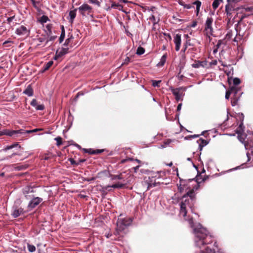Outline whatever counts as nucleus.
I'll use <instances>...</instances> for the list:
<instances>
[{"label":"nucleus","mask_w":253,"mask_h":253,"mask_svg":"<svg viewBox=\"0 0 253 253\" xmlns=\"http://www.w3.org/2000/svg\"><path fill=\"white\" fill-rule=\"evenodd\" d=\"M185 220L187 219L185 218ZM191 227L193 229L195 234V246L200 251V253H215V250L211 249V243L212 242V237L210 235L207 229L199 224L194 227L192 219H187Z\"/></svg>","instance_id":"1"},{"label":"nucleus","mask_w":253,"mask_h":253,"mask_svg":"<svg viewBox=\"0 0 253 253\" xmlns=\"http://www.w3.org/2000/svg\"><path fill=\"white\" fill-rule=\"evenodd\" d=\"M195 197V194L194 190L189 191L186 195L182 197L180 203V214L183 217H185L186 215L187 208H189L192 211V208L193 205Z\"/></svg>","instance_id":"2"},{"label":"nucleus","mask_w":253,"mask_h":253,"mask_svg":"<svg viewBox=\"0 0 253 253\" xmlns=\"http://www.w3.org/2000/svg\"><path fill=\"white\" fill-rule=\"evenodd\" d=\"M125 173H122L118 175H111L110 177L111 180H115L117 179L122 180V182H118L110 186V187L113 188H121L123 187L125 185L130 182V180L128 178L131 177V175L128 173L126 175H128L127 177H126V175H125Z\"/></svg>","instance_id":"3"},{"label":"nucleus","mask_w":253,"mask_h":253,"mask_svg":"<svg viewBox=\"0 0 253 253\" xmlns=\"http://www.w3.org/2000/svg\"><path fill=\"white\" fill-rule=\"evenodd\" d=\"M131 222L132 220L129 218H119L117 222V228L115 234L123 236V235L126 233L125 230L126 227L128 226Z\"/></svg>","instance_id":"4"},{"label":"nucleus","mask_w":253,"mask_h":253,"mask_svg":"<svg viewBox=\"0 0 253 253\" xmlns=\"http://www.w3.org/2000/svg\"><path fill=\"white\" fill-rule=\"evenodd\" d=\"M186 89L187 88L185 87H179L174 88L171 86L169 88V90L172 92V94L175 96V100L177 102L183 100V98L185 95L184 92L186 91Z\"/></svg>","instance_id":"5"},{"label":"nucleus","mask_w":253,"mask_h":253,"mask_svg":"<svg viewBox=\"0 0 253 253\" xmlns=\"http://www.w3.org/2000/svg\"><path fill=\"white\" fill-rule=\"evenodd\" d=\"M159 183V182L156 181V178L155 176H149L148 178H145L143 185L147 186V189L148 190L152 187H155Z\"/></svg>","instance_id":"6"},{"label":"nucleus","mask_w":253,"mask_h":253,"mask_svg":"<svg viewBox=\"0 0 253 253\" xmlns=\"http://www.w3.org/2000/svg\"><path fill=\"white\" fill-rule=\"evenodd\" d=\"M213 21V19L211 17H208L205 25V30L206 31V33L208 35L209 37L210 35L212 34L213 32L212 26Z\"/></svg>","instance_id":"7"},{"label":"nucleus","mask_w":253,"mask_h":253,"mask_svg":"<svg viewBox=\"0 0 253 253\" xmlns=\"http://www.w3.org/2000/svg\"><path fill=\"white\" fill-rule=\"evenodd\" d=\"M30 29L21 25L16 29L15 33L18 36L28 37L30 35Z\"/></svg>","instance_id":"8"},{"label":"nucleus","mask_w":253,"mask_h":253,"mask_svg":"<svg viewBox=\"0 0 253 253\" xmlns=\"http://www.w3.org/2000/svg\"><path fill=\"white\" fill-rule=\"evenodd\" d=\"M80 13L83 16L89 14L92 12V7L88 4L84 3L78 8Z\"/></svg>","instance_id":"9"},{"label":"nucleus","mask_w":253,"mask_h":253,"mask_svg":"<svg viewBox=\"0 0 253 253\" xmlns=\"http://www.w3.org/2000/svg\"><path fill=\"white\" fill-rule=\"evenodd\" d=\"M68 48L62 47L60 49L57 50L55 55L53 58L54 60H57L58 58L61 57L68 52Z\"/></svg>","instance_id":"10"},{"label":"nucleus","mask_w":253,"mask_h":253,"mask_svg":"<svg viewBox=\"0 0 253 253\" xmlns=\"http://www.w3.org/2000/svg\"><path fill=\"white\" fill-rule=\"evenodd\" d=\"M42 201V198L39 197H35L31 200V201L29 202L28 207L29 208L33 209L38 206Z\"/></svg>","instance_id":"11"},{"label":"nucleus","mask_w":253,"mask_h":253,"mask_svg":"<svg viewBox=\"0 0 253 253\" xmlns=\"http://www.w3.org/2000/svg\"><path fill=\"white\" fill-rule=\"evenodd\" d=\"M173 42L175 44V50L177 51H179L181 42V35L180 34H176L173 38Z\"/></svg>","instance_id":"12"},{"label":"nucleus","mask_w":253,"mask_h":253,"mask_svg":"<svg viewBox=\"0 0 253 253\" xmlns=\"http://www.w3.org/2000/svg\"><path fill=\"white\" fill-rule=\"evenodd\" d=\"M208 62L206 60L204 61H197L195 62L194 63L192 64V67L194 68H198L199 67H207Z\"/></svg>","instance_id":"13"},{"label":"nucleus","mask_w":253,"mask_h":253,"mask_svg":"<svg viewBox=\"0 0 253 253\" xmlns=\"http://www.w3.org/2000/svg\"><path fill=\"white\" fill-rule=\"evenodd\" d=\"M238 91V90L236 86H231L230 89L228 90H227L226 92L225 96V98L228 99L231 94H233L234 95L235 94H237Z\"/></svg>","instance_id":"14"},{"label":"nucleus","mask_w":253,"mask_h":253,"mask_svg":"<svg viewBox=\"0 0 253 253\" xmlns=\"http://www.w3.org/2000/svg\"><path fill=\"white\" fill-rule=\"evenodd\" d=\"M30 104L31 105L34 107L37 110H43L44 109V106L43 104H38L35 99H33Z\"/></svg>","instance_id":"15"},{"label":"nucleus","mask_w":253,"mask_h":253,"mask_svg":"<svg viewBox=\"0 0 253 253\" xmlns=\"http://www.w3.org/2000/svg\"><path fill=\"white\" fill-rule=\"evenodd\" d=\"M241 123L240 124L239 126L237 128L236 130V132L238 134H241L242 133H243L244 131V126H243V119H244V115L243 114H241Z\"/></svg>","instance_id":"16"},{"label":"nucleus","mask_w":253,"mask_h":253,"mask_svg":"<svg viewBox=\"0 0 253 253\" xmlns=\"http://www.w3.org/2000/svg\"><path fill=\"white\" fill-rule=\"evenodd\" d=\"M197 143L199 144L198 149L201 151L203 149V148L206 146L208 143L209 141L203 139L202 138H200L198 140H197Z\"/></svg>","instance_id":"17"},{"label":"nucleus","mask_w":253,"mask_h":253,"mask_svg":"<svg viewBox=\"0 0 253 253\" xmlns=\"http://www.w3.org/2000/svg\"><path fill=\"white\" fill-rule=\"evenodd\" d=\"M23 212V210L22 208H19V209H14L13 210V211L11 213V215L14 217H18L21 213H22Z\"/></svg>","instance_id":"18"},{"label":"nucleus","mask_w":253,"mask_h":253,"mask_svg":"<svg viewBox=\"0 0 253 253\" xmlns=\"http://www.w3.org/2000/svg\"><path fill=\"white\" fill-rule=\"evenodd\" d=\"M16 147H18L19 149L21 148V146L20 145H19L18 143H15L12 144L9 146L4 147L3 149H2L1 150V151H5V152L8 150L11 149Z\"/></svg>","instance_id":"19"},{"label":"nucleus","mask_w":253,"mask_h":253,"mask_svg":"<svg viewBox=\"0 0 253 253\" xmlns=\"http://www.w3.org/2000/svg\"><path fill=\"white\" fill-rule=\"evenodd\" d=\"M23 93L29 96L33 95V90L30 85L28 86L26 89L24 91Z\"/></svg>","instance_id":"20"},{"label":"nucleus","mask_w":253,"mask_h":253,"mask_svg":"<svg viewBox=\"0 0 253 253\" xmlns=\"http://www.w3.org/2000/svg\"><path fill=\"white\" fill-rule=\"evenodd\" d=\"M167 57V56L166 54L163 55L161 57L160 62L157 64V66L161 67L164 66L166 63Z\"/></svg>","instance_id":"21"},{"label":"nucleus","mask_w":253,"mask_h":253,"mask_svg":"<svg viewBox=\"0 0 253 253\" xmlns=\"http://www.w3.org/2000/svg\"><path fill=\"white\" fill-rule=\"evenodd\" d=\"M77 9H75L73 10L70 11L69 12V16H70V21L72 22L76 17V11Z\"/></svg>","instance_id":"22"},{"label":"nucleus","mask_w":253,"mask_h":253,"mask_svg":"<svg viewBox=\"0 0 253 253\" xmlns=\"http://www.w3.org/2000/svg\"><path fill=\"white\" fill-rule=\"evenodd\" d=\"M193 4L195 5L196 6V14L198 15L201 6V2L199 0H197L193 2Z\"/></svg>","instance_id":"23"},{"label":"nucleus","mask_w":253,"mask_h":253,"mask_svg":"<svg viewBox=\"0 0 253 253\" xmlns=\"http://www.w3.org/2000/svg\"><path fill=\"white\" fill-rule=\"evenodd\" d=\"M237 94H234V97L231 99L232 106H234L237 105L240 97H237Z\"/></svg>","instance_id":"24"},{"label":"nucleus","mask_w":253,"mask_h":253,"mask_svg":"<svg viewBox=\"0 0 253 253\" xmlns=\"http://www.w3.org/2000/svg\"><path fill=\"white\" fill-rule=\"evenodd\" d=\"M238 139L242 143H244V145H245V144H247V143H251L252 145H253V141H250V142H246L245 141V139L243 137V134L242 133L241 134H238Z\"/></svg>","instance_id":"25"},{"label":"nucleus","mask_w":253,"mask_h":253,"mask_svg":"<svg viewBox=\"0 0 253 253\" xmlns=\"http://www.w3.org/2000/svg\"><path fill=\"white\" fill-rule=\"evenodd\" d=\"M223 0H214L212 2V6L213 8L215 10L219 6V4L222 2Z\"/></svg>","instance_id":"26"},{"label":"nucleus","mask_w":253,"mask_h":253,"mask_svg":"<svg viewBox=\"0 0 253 253\" xmlns=\"http://www.w3.org/2000/svg\"><path fill=\"white\" fill-rule=\"evenodd\" d=\"M53 64L52 61H49L46 64H45L43 67V71L47 70Z\"/></svg>","instance_id":"27"},{"label":"nucleus","mask_w":253,"mask_h":253,"mask_svg":"<svg viewBox=\"0 0 253 253\" xmlns=\"http://www.w3.org/2000/svg\"><path fill=\"white\" fill-rule=\"evenodd\" d=\"M13 133H15L14 130H5L2 133L6 135L13 136H14Z\"/></svg>","instance_id":"28"},{"label":"nucleus","mask_w":253,"mask_h":253,"mask_svg":"<svg viewBox=\"0 0 253 253\" xmlns=\"http://www.w3.org/2000/svg\"><path fill=\"white\" fill-rule=\"evenodd\" d=\"M102 151H103L102 150H93L91 149H87V150H85L86 152L88 153L91 154L100 153L102 152Z\"/></svg>","instance_id":"29"},{"label":"nucleus","mask_w":253,"mask_h":253,"mask_svg":"<svg viewBox=\"0 0 253 253\" xmlns=\"http://www.w3.org/2000/svg\"><path fill=\"white\" fill-rule=\"evenodd\" d=\"M111 7L112 8H118L119 10H120L121 8H123V6L119 3L112 2L111 5Z\"/></svg>","instance_id":"30"},{"label":"nucleus","mask_w":253,"mask_h":253,"mask_svg":"<svg viewBox=\"0 0 253 253\" xmlns=\"http://www.w3.org/2000/svg\"><path fill=\"white\" fill-rule=\"evenodd\" d=\"M48 20V18L47 16L43 15L40 18L39 21L41 23L43 24L46 23Z\"/></svg>","instance_id":"31"},{"label":"nucleus","mask_w":253,"mask_h":253,"mask_svg":"<svg viewBox=\"0 0 253 253\" xmlns=\"http://www.w3.org/2000/svg\"><path fill=\"white\" fill-rule=\"evenodd\" d=\"M27 248L28 251L31 253H33L36 251V247L33 245L28 244Z\"/></svg>","instance_id":"32"},{"label":"nucleus","mask_w":253,"mask_h":253,"mask_svg":"<svg viewBox=\"0 0 253 253\" xmlns=\"http://www.w3.org/2000/svg\"><path fill=\"white\" fill-rule=\"evenodd\" d=\"M15 133H13V136H17L19 134H23L25 133V130L24 129H19L17 130H14Z\"/></svg>","instance_id":"33"},{"label":"nucleus","mask_w":253,"mask_h":253,"mask_svg":"<svg viewBox=\"0 0 253 253\" xmlns=\"http://www.w3.org/2000/svg\"><path fill=\"white\" fill-rule=\"evenodd\" d=\"M144 52L145 50L143 47H139L137 49L136 53L138 55H141L143 54L144 53Z\"/></svg>","instance_id":"34"},{"label":"nucleus","mask_w":253,"mask_h":253,"mask_svg":"<svg viewBox=\"0 0 253 253\" xmlns=\"http://www.w3.org/2000/svg\"><path fill=\"white\" fill-rule=\"evenodd\" d=\"M233 84L234 85V86H236V85H238L240 84L241 81L239 78H235L233 80Z\"/></svg>","instance_id":"35"},{"label":"nucleus","mask_w":253,"mask_h":253,"mask_svg":"<svg viewBox=\"0 0 253 253\" xmlns=\"http://www.w3.org/2000/svg\"><path fill=\"white\" fill-rule=\"evenodd\" d=\"M55 140L56 141V145L57 146H60L62 144V138L60 137H57L55 139Z\"/></svg>","instance_id":"36"},{"label":"nucleus","mask_w":253,"mask_h":253,"mask_svg":"<svg viewBox=\"0 0 253 253\" xmlns=\"http://www.w3.org/2000/svg\"><path fill=\"white\" fill-rule=\"evenodd\" d=\"M231 8H230L228 5H226L225 6V12L227 15H230L231 14Z\"/></svg>","instance_id":"37"},{"label":"nucleus","mask_w":253,"mask_h":253,"mask_svg":"<svg viewBox=\"0 0 253 253\" xmlns=\"http://www.w3.org/2000/svg\"><path fill=\"white\" fill-rule=\"evenodd\" d=\"M161 82V81H152V85L154 87H158L159 86V84Z\"/></svg>","instance_id":"38"},{"label":"nucleus","mask_w":253,"mask_h":253,"mask_svg":"<svg viewBox=\"0 0 253 253\" xmlns=\"http://www.w3.org/2000/svg\"><path fill=\"white\" fill-rule=\"evenodd\" d=\"M56 38V36H51L46 40L44 46L46 45L49 41H53Z\"/></svg>","instance_id":"39"},{"label":"nucleus","mask_w":253,"mask_h":253,"mask_svg":"<svg viewBox=\"0 0 253 253\" xmlns=\"http://www.w3.org/2000/svg\"><path fill=\"white\" fill-rule=\"evenodd\" d=\"M149 19L153 21L154 26L158 23V21L156 20L154 15H152L150 17Z\"/></svg>","instance_id":"40"},{"label":"nucleus","mask_w":253,"mask_h":253,"mask_svg":"<svg viewBox=\"0 0 253 253\" xmlns=\"http://www.w3.org/2000/svg\"><path fill=\"white\" fill-rule=\"evenodd\" d=\"M64 38H65V32H64V31H63L62 32V33L59 38V42L60 43H61L63 41Z\"/></svg>","instance_id":"41"},{"label":"nucleus","mask_w":253,"mask_h":253,"mask_svg":"<svg viewBox=\"0 0 253 253\" xmlns=\"http://www.w3.org/2000/svg\"><path fill=\"white\" fill-rule=\"evenodd\" d=\"M130 58L128 57H126L121 65L123 66L124 65H127L130 62Z\"/></svg>","instance_id":"42"},{"label":"nucleus","mask_w":253,"mask_h":253,"mask_svg":"<svg viewBox=\"0 0 253 253\" xmlns=\"http://www.w3.org/2000/svg\"><path fill=\"white\" fill-rule=\"evenodd\" d=\"M91 3L95 4L98 6H100V3L98 0H88Z\"/></svg>","instance_id":"43"},{"label":"nucleus","mask_w":253,"mask_h":253,"mask_svg":"<svg viewBox=\"0 0 253 253\" xmlns=\"http://www.w3.org/2000/svg\"><path fill=\"white\" fill-rule=\"evenodd\" d=\"M37 41L39 42V43H38V45H40L41 43L45 41V39L44 37H40L37 39Z\"/></svg>","instance_id":"44"},{"label":"nucleus","mask_w":253,"mask_h":253,"mask_svg":"<svg viewBox=\"0 0 253 253\" xmlns=\"http://www.w3.org/2000/svg\"><path fill=\"white\" fill-rule=\"evenodd\" d=\"M237 33L243 37L244 36V32H242L241 30H238V29H236Z\"/></svg>","instance_id":"45"},{"label":"nucleus","mask_w":253,"mask_h":253,"mask_svg":"<svg viewBox=\"0 0 253 253\" xmlns=\"http://www.w3.org/2000/svg\"><path fill=\"white\" fill-rule=\"evenodd\" d=\"M217 61L216 60H213L210 63V65H215L217 64Z\"/></svg>","instance_id":"46"},{"label":"nucleus","mask_w":253,"mask_h":253,"mask_svg":"<svg viewBox=\"0 0 253 253\" xmlns=\"http://www.w3.org/2000/svg\"><path fill=\"white\" fill-rule=\"evenodd\" d=\"M14 16H11V17H8L7 18V22L10 23L12 20L13 19H14Z\"/></svg>","instance_id":"47"},{"label":"nucleus","mask_w":253,"mask_h":253,"mask_svg":"<svg viewBox=\"0 0 253 253\" xmlns=\"http://www.w3.org/2000/svg\"><path fill=\"white\" fill-rule=\"evenodd\" d=\"M184 7L187 9H190L192 7V6L190 4H185L184 5Z\"/></svg>","instance_id":"48"},{"label":"nucleus","mask_w":253,"mask_h":253,"mask_svg":"<svg viewBox=\"0 0 253 253\" xmlns=\"http://www.w3.org/2000/svg\"><path fill=\"white\" fill-rule=\"evenodd\" d=\"M31 0L32 1L33 4L34 6V7H37L38 2L36 1V0Z\"/></svg>","instance_id":"49"},{"label":"nucleus","mask_w":253,"mask_h":253,"mask_svg":"<svg viewBox=\"0 0 253 253\" xmlns=\"http://www.w3.org/2000/svg\"><path fill=\"white\" fill-rule=\"evenodd\" d=\"M182 185L180 184L179 186H178V190L180 192H182L183 190H184V188L181 187Z\"/></svg>","instance_id":"50"},{"label":"nucleus","mask_w":253,"mask_h":253,"mask_svg":"<svg viewBox=\"0 0 253 253\" xmlns=\"http://www.w3.org/2000/svg\"><path fill=\"white\" fill-rule=\"evenodd\" d=\"M181 106H182V103H179L178 106H177V110L178 111H180L181 109Z\"/></svg>","instance_id":"51"},{"label":"nucleus","mask_w":253,"mask_h":253,"mask_svg":"<svg viewBox=\"0 0 253 253\" xmlns=\"http://www.w3.org/2000/svg\"><path fill=\"white\" fill-rule=\"evenodd\" d=\"M11 42H11V41H5V42H3V45H5V44H7V43H11Z\"/></svg>","instance_id":"52"},{"label":"nucleus","mask_w":253,"mask_h":253,"mask_svg":"<svg viewBox=\"0 0 253 253\" xmlns=\"http://www.w3.org/2000/svg\"><path fill=\"white\" fill-rule=\"evenodd\" d=\"M219 62L221 63L222 66H223V67H228V66L226 64H224L222 61H219Z\"/></svg>","instance_id":"53"},{"label":"nucleus","mask_w":253,"mask_h":253,"mask_svg":"<svg viewBox=\"0 0 253 253\" xmlns=\"http://www.w3.org/2000/svg\"><path fill=\"white\" fill-rule=\"evenodd\" d=\"M40 130H41V129H38V128H36V129H33V130H31V131H33V132H37Z\"/></svg>","instance_id":"54"},{"label":"nucleus","mask_w":253,"mask_h":253,"mask_svg":"<svg viewBox=\"0 0 253 253\" xmlns=\"http://www.w3.org/2000/svg\"><path fill=\"white\" fill-rule=\"evenodd\" d=\"M166 36H167L168 37V38L169 39V40H171V37L170 36V35L169 34H165Z\"/></svg>","instance_id":"55"},{"label":"nucleus","mask_w":253,"mask_h":253,"mask_svg":"<svg viewBox=\"0 0 253 253\" xmlns=\"http://www.w3.org/2000/svg\"><path fill=\"white\" fill-rule=\"evenodd\" d=\"M187 48V46L186 45H184V48H183V49L182 50L183 52H184L185 51V50H186Z\"/></svg>","instance_id":"56"},{"label":"nucleus","mask_w":253,"mask_h":253,"mask_svg":"<svg viewBox=\"0 0 253 253\" xmlns=\"http://www.w3.org/2000/svg\"><path fill=\"white\" fill-rule=\"evenodd\" d=\"M70 162L72 164H74L75 163V161L73 159L70 160Z\"/></svg>","instance_id":"57"},{"label":"nucleus","mask_w":253,"mask_h":253,"mask_svg":"<svg viewBox=\"0 0 253 253\" xmlns=\"http://www.w3.org/2000/svg\"><path fill=\"white\" fill-rule=\"evenodd\" d=\"M217 48H216V49H214L213 50V53H216L217 52Z\"/></svg>","instance_id":"58"},{"label":"nucleus","mask_w":253,"mask_h":253,"mask_svg":"<svg viewBox=\"0 0 253 253\" xmlns=\"http://www.w3.org/2000/svg\"><path fill=\"white\" fill-rule=\"evenodd\" d=\"M196 25H197V23L196 22H194V23H193L192 26L194 27H195Z\"/></svg>","instance_id":"59"},{"label":"nucleus","mask_w":253,"mask_h":253,"mask_svg":"<svg viewBox=\"0 0 253 253\" xmlns=\"http://www.w3.org/2000/svg\"><path fill=\"white\" fill-rule=\"evenodd\" d=\"M224 72L226 73V74L228 76L230 73V72H227L226 70H224Z\"/></svg>","instance_id":"60"},{"label":"nucleus","mask_w":253,"mask_h":253,"mask_svg":"<svg viewBox=\"0 0 253 253\" xmlns=\"http://www.w3.org/2000/svg\"><path fill=\"white\" fill-rule=\"evenodd\" d=\"M80 95H83V93H81L80 92L78 93L77 97H78Z\"/></svg>","instance_id":"61"},{"label":"nucleus","mask_w":253,"mask_h":253,"mask_svg":"<svg viewBox=\"0 0 253 253\" xmlns=\"http://www.w3.org/2000/svg\"><path fill=\"white\" fill-rule=\"evenodd\" d=\"M111 236V235H110L109 234L106 235V236L107 238H109Z\"/></svg>","instance_id":"62"},{"label":"nucleus","mask_w":253,"mask_h":253,"mask_svg":"<svg viewBox=\"0 0 253 253\" xmlns=\"http://www.w3.org/2000/svg\"><path fill=\"white\" fill-rule=\"evenodd\" d=\"M26 132L29 133L33 132V131H31V130H27Z\"/></svg>","instance_id":"63"},{"label":"nucleus","mask_w":253,"mask_h":253,"mask_svg":"<svg viewBox=\"0 0 253 253\" xmlns=\"http://www.w3.org/2000/svg\"><path fill=\"white\" fill-rule=\"evenodd\" d=\"M126 161V160L124 159V160H122L121 162H122V163H124Z\"/></svg>","instance_id":"64"}]
</instances>
